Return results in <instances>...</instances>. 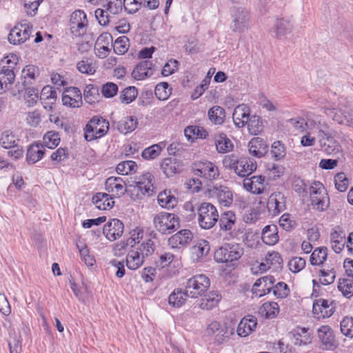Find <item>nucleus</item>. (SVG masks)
Here are the masks:
<instances>
[{
    "label": "nucleus",
    "mask_w": 353,
    "mask_h": 353,
    "mask_svg": "<svg viewBox=\"0 0 353 353\" xmlns=\"http://www.w3.org/2000/svg\"><path fill=\"white\" fill-rule=\"evenodd\" d=\"M197 221L201 228L210 230L219 220L216 208L208 202H203L196 208Z\"/></svg>",
    "instance_id": "1"
},
{
    "label": "nucleus",
    "mask_w": 353,
    "mask_h": 353,
    "mask_svg": "<svg viewBox=\"0 0 353 353\" xmlns=\"http://www.w3.org/2000/svg\"><path fill=\"white\" fill-rule=\"evenodd\" d=\"M309 191L311 205L314 209L324 211L329 207L330 198L327 190L321 182H312Z\"/></svg>",
    "instance_id": "2"
},
{
    "label": "nucleus",
    "mask_w": 353,
    "mask_h": 353,
    "mask_svg": "<svg viewBox=\"0 0 353 353\" xmlns=\"http://www.w3.org/2000/svg\"><path fill=\"white\" fill-rule=\"evenodd\" d=\"M155 228L161 234H171L180 226V220L174 213L161 212L153 219Z\"/></svg>",
    "instance_id": "3"
},
{
    "label": "nucleus",
    "mask_w": 353,
    "mask_h": 353,
    "mask_svg": "<svg viewBox=\"0 0 353 353\" xmlns=\"http://www.w3.org/2000/svg\"><path fill=\"white\" fill-rule=\"evenodd\" d=\"M243 248L238 243H228L214 252V260L218 263H228L239 260L243 254Z\"/></svg>",
    "instance_id": "4"
},
{
    "label": "nucleus",
    "mask_w": 353,
    "mask_h": 353,
    "mask_svg": "<svg viewBox=\"0 0 353 353\" xmlns=\"http://www.w3.org/2000/svg\"><path fill=\"white\" fill-rule=\"evenodd\" d=\"M109 122L101 117L95 116L86 125L84 137L91 141L104 136L109 130Z\"/></svg>",
    "instance_id": "5"
},
{
    "label": "nucleus",
    "mask_w": 353,
    "mask_h": 353,
    "mask_svg": "<svg viewBox=\"0 0 353 353\" xmlns=\"http://www.w3.org/2000/svg\"><path fill=\"white\" fill-rule=\"evenodd\" d=\"M226 166L234 170V172L241 177L249 176L256 169V163L250 159H234L233 155L226 157L223 161Z\"/></svg>",
    "instance_id": "6"
},
{
    "label": "nucleus",
    "mask_w": 353,
    "mask_h": 353,
    "mask_svg": "<svg viewBox=\"0 0 353 353\" xmlns=\"http://www.w3.org/2000/svg\"><path fill=\"white\" fill-rule=\"evenodd\" d=\"M232 17L231 29L236 32L242 33L250 28V12L243 7L233 6L230 9Z\"/></svg>",
    "instance_id": "7"
},
{
    "label": "nucleus",
    "mask_w": 353,
    "mask_h": 353,
    "mask_svg": "<svg viewBox=\"0 0 353 353\" xmlns=\"http://www.w3.org/2000/svg\"><path fill=\"white\" fill-rule=\"evenodd\" d=\"M210 285L208 277L197 274L189 279L185 285L186 294L191 298H197L205 292Z\"/></svg>",
    "instance_id": "8"
},
{
    "label": "nucleus",
    "mask_w": 353,
    "mask_h": 353,
    "mask_svg": "<svg viewBox=\"0 0 353 353\" xmlns=\"http://www.w3.org/2000/svg\"><path fill=\"white\" fill-rule=\"evenodd\" d=\"M206 331L208 335L214 336V342L218 345L227 341L234 334V328H230L225 324H221L218 321L212 322Z\"/></svg>",
    "instance_id": "9"
},
{
    "label": "nucleus",
    "mask_w": 353,
    "mask_h": 353,
    "mask_svg": "<svg viewBox=\"0 0 353 353\" xmlns=\"http://www.w3.org/2000/svg\"><path fill=\"white\" fill-rule=\"evenodd\" d=\"M195 174L207 180L216 179L219 176V172L216 165L211 161H200L196 163L194 167Z\"/></svg>",
    "instance_id": "10"
},
{
    "label": "nucleus",
    "mask_w": 353,
    "mask_h": 353,
    "mask_svg": "<svg viewBox=\"0 0 353 353\" xmlns=\"http://www.w3.org/2000/svg\"><path fill=\"white\" fill-rule=\"evenodd\" d=\"M317 332L323 350H333L337 347L338 342L334 331L329 325L321 326L318 329Z\"/></svg>",
    "instance_id": "11"
},
{
    "label": "nucleus",
    "mask_w": 353,
    "mask_h": 353,
    "mask_svg": "<svg viewBox=\"0 0 353 353\" xmlns=\"http://www.w3.org/2000/svg\"><path fill=\"white\" fill-rule=\"evenodd\" d=\"M193 239L192 232L188 229H182L168 239V245L173 249H183L188 246Z\"/></svg>",
    "instance_id": "12"
},
{
    "label": "nucleus",
    "mask_w": 353,
    "mask_h": 353,
    "mask_svg": "<svg viewBox=\"0 0 353 353\" xmlns=\"http://www.w3.org/2000/svg\"><path fill=\"white\" fill-rule=\"evenodd\" d=\"M88 20L85 13L80 10L74 11L70 18V30L76 36L85 33Z\"/></svg>",
    "instance_id": "13"
},
{
    "label": "nucleus",
    "mask_w": 353,
    "mask_h": 353,
    "mask_svg": "<svg viewBox=\"0 0 353 353\" xmlns=\"http://www.w3.org/2000/svg\"><path fill=\"white\" fill-rule=\"evenodd\" d=\"M62 102L69 108H80L83 103L81 90L76 87L66 88L62 94Z\"/></svg>",
    "instance_id": "14"
},
{
    "label": "nucleus",
    "mask_w": 353,
    "mask_h": 353,
    "mask_svg": "<svg viewBox=\"0 0 353 353\" xmlns=\"http://www.w3.org/2000/svg\"><path fill=\"white\" fill-rule=\"evenodd\" d=\"M124 226L118 219H112L105 223L103 228V233L110 241L120 238L123 233Z\"/></svg>",
    "instance_id": "15"
},
{
    "label": "nucleus",
    "mask_w": 353,
    "mask_h": 353,
    "mask_svg": "<svg viewBox=\"0 0 353 353\" xmlns=\"http://www.w3.org/2000/svg\"><path fill=\"white\" fill-rule=\"evenodd\" d=\"M274 282L275 279L273 276L261 277L254 283L252 292L256 296L261 297L271 292Z\"/></svg>",
    "instance_id": "16"
},
{
    "label": "nucleus",
    "mask_w": 353,
    "mask_h": 353,
    "mask_svg": "<svg viewBox=\"0 0 353 353\" xmlns=\"http://www.w3.org/2000/svg\"><path fill=\"white\" fill-rule=\"evenodd\" d=\"M210 194L215 197L219 203L224 207L230 206L233 202L232 190L224 185H216L210 190Z\"/></svg>",
    "instance_id": "17"
},
{
    "label": "nucleus",
    "mask_w": 353,
    "mask_h": 353,
    "mask_svg": "<svg viewBox=\"0 0 353 353\" xmlns=\"http://www.w3.org/2000/svg\"><path fill=\"white\" fill-rule=\"evenodd\" d=\"M31 34V30L28 26L21 24L14 26L10 32L8 39L10 43L19 45L27 41Z\"/></svg>",
    "instance_id": "18"
},
{
    "label": "nucleus",
    "mask_w": 353,
    "mask_h": 353,
    "mask_svg": "<svg viewBox=\"0 0 353 353\" xmlns=\"http://www.w3.org/2000/svg\"><path fill=\"white\" fill-rule=\"evenodd\" d=\"M160 167L163 174L167 177H170L182 171L183 163L175 157H167L161 161Z\"/></svg>",
    "instance_id": "19"
},
{
    "label": "nucleus",
    "mask_w": 353,
    "mask_h": 353,
    "mask_svg": "<svg viewBox=\"0 0 353 353\" xmlns=\"http://www.w3.org/2000/svg\"><path fill=\"white\" fill-rule=\"evenodd\" d=\"M325 114L339 124L347 125L353 128V114L350 111L341 108L327 109Z\"/></svg>",
    "instance_id": "20"
},
{
    "label": "nucleus",
    "mask_w": 353,
    "mask_h": 353,
    "mask_svg": "<svg viewBox=\"0 0 353 353\" xmlns=\"http://www.w3.org/2000/svg\"><path fill=\"white\" fill-rule=\"evenodd\" d=\"M268 211L272 215H276L285 208V198L281 192L272 193L267 203Z\"/></svg>",
    "instance_id": "21"
},
{
    "label": "nucleus",
    "mask_w": 353,
    "mask_h": 353,
    "mask_svg": "<svg viewBox=\"0 0 353 353\" xmlns=\"http://www.w3.org/2000/svg\"><path fill=\"white\" fill-rule=\"evenodd\" d=\"M153 179L154 176L150 172L143 174L141 179L135 182L134 188L137 190V194L151 196L154 190Z\"/></svg>",
    "instance_id": "22"
},
{
    "label": "nucleus",
    "mask_w": 353,
    "mask_h": 353,
    "mask_svg": "<svg viewBox=\"0 0 353 353\" xmlns=\"http://www.w3.org/2000/svg\"><path fill=\"white\" fill-rule=\"evenodd\" d=\"M250 112V108L246 105L241 104L237 105L234 108L232 114L234 125L239 128L245 126L248 120L251 117Z\"/></svg>",
    "instance_id": "23"
},
{
    "label": "nucleus",
    "mask_w": 353,
    "mask_h": 353,
    "mask_svg": "<svg viewBox=\"0 0 353 353\" xmlns=\"http://www.w3.org/2000/svg\"><path fill=\"white\" fill-rule=\"evenodd\" d=\"M257 325V319L254 316L248 315L239 322L236 332L239 336L245 337L252 333Z\"/></svg>",
    "instance_id": "24"
},
{
    "label": "nucleus",
    "mask_w": 353,
    "mask_h": 353,
    "mask_svg": "<svg viewBox=\"0 0 353 353\" xmlns=\"http://www.w3.org/2000/svg\"><path fill=\"white\" fill-rule=\"evenodd\" d=\"M57 98V92L50 85L44 86L41 91L39 99L43 108L47 110H52Z\"/></svg>",
    "instance_id": "25"
},
{
    "label": "nucleus",
    "mask_w": 353,
    "mask_h": 353,
    "mask_svg": "<svg viewBox=\"0 0 353 353\" xmlns=\"http://www.w3.org/2000/svg\"><path fill=\"white\" fill-rule=\"evenodd\" d=\"M312 312L318 318H328L334 312V307L328 300L319 299L313 303Z\"/></svg>",
    "instance_id": "26"
},
{
    "label": "nucleus",
    "mask_w": 353,
    "mask_h": 353,
    "mask_svg": "<svg viewBox=\"0 0 353 353\" xmlns=\"http://www.w3.org/2000/svg\"><path fill=\"white\" fill-rule=\"evenodd\" d=\"M265 177L261 175L253 176L250 178H245L243 180V187L248 191L254 194H261L264 190L263 183Z\"/></svg>",
    "instance_id": "27"
},
{
    "label": "nucleus",
    "mask_w": 353,
    "mask_h": 353,
    "mask_svg": "<svg viewBox=\"0 0 353 353\" xmlns=\"http://www.w3.org/2000/svg\"><path fill=\"white\" fill-rule=\"evenodd\" d=\"M210 250L208 241L204 239L198 240L191 248L192 259L195 262H199L208 255Z\"/></svg>",
    "instance_id": "28"
},
{
    "label": "nucleus",
    "mask_w": 353,
    "mask_h": 353,
    "mask_svg": "<svg viewBox=\"0 0 353 353\" xmlns=\"http://www.w3.org/2000/svg\"><path fill=\"white\" fill-rule=\"evenodd\" d=\"M123 185L124 181L121 178L114 176L108 178L105 183V190L118 197L123 196L126 191Z\"/></svg>",
    "instance_id": "29"
},
{
    "label": "nucleus",
    "mask_w": 353,
    "mask_h": 353,
    "mask_svg": "<svg viewBox=\"0 0 353 353\" xmlns=\"http://www.w3.org/2000/svg\"><path fill=\"white\" fill-rule=\"evenodd\" d=\"M152 63L150 61L140 62L132 70V77L138 81L144 79L152 74Z\"/></svg>",
    "instance_id": "30"
},
{
    "label": "nucleus",
    "mask_w": 353,
    "mask_h": 353,
    "mask_svg": "<svg viewBox=\"0 0 353 353\" xmlns=\"http://www.w3.org/2000/svg\"><path fill=\"white\" fill-rule=\"evenodd\" d=\"M46 152L45 147L41 143H33L28 149L26 161L28 164H34L41 160Z\"/></svg>",
    "instance_id": "31"
},
{
    "label": "nucleus",
    "mask_w": 353,
    "mask_h": 353,
    "mask_svg": "<svg viewBox=\"0 0 353 353\" xmlns=\"http://www.w3.org/2000/svg\"><path fill=\"white\" fill-rule=\"evenodd\" d=\"M248 151L251 155L261 158L267 152L268 145L261 138L255 137L249 142Z\"/></svg>",
    "instance_id": "32"
},
{
    "label": "nucleus",
    "mask_w": 353,
    "mask_h": 353,
    "mask_svg": "<svg viewBox=\"0 0 353 353\" xmlns=\"http://www.w3.org/2000/svg\"><path fill=\"white\" fill-rule=\"evenodd\" d=\"M218 221L221 230L232 231L236 222V216L232 211H226L219 215Z\"/></svg>",
    "instance_id": "33"
},
{
    "label": "nucleus",
    "mask_w": 353,
    "mask_h": 353,
    "mask_svg": "<svg viewBox=\"0 0 353 353\" xmlns=\"http://www.w3.org/2000/svg\"><path fill=\"white\" fill-rule=\"evenodd\" d=\"M14 79L15 74L11 68H1L0 70V94L9 90Z\"/></svg>",
    "instance_id": "34"
},
{
    "label": "nucleus",
    "mask_w": 353,
    "mask_h": 353,
    "mask_svg": "<svg viewBox=\"0 0 353 353\" xmlns=\"http://www.w3.org/2000/svg\"><path fill=\"white\" fill-rule=\"evenodd\" d=\"M92 202L98 209L102 210L111 209L114 204L113 198L104 192H98L94 195Z\"/></svg>",
    "instance_id": "35"
},
{
    "label": "nucleus",
    "mask_w": 353,
    "mask_h": 353,
    "mask_svg": "<svg viewBox=\"0 0 353 353\" xmlns=\"http://www.w3.org/2000/svg\"><path fill=\"white\" fill-rule=\"evenodd\" d=\"M261 239L264 243L269 245H275L279 241L278 229L275 225L265 226L262 230Z\"/></svg>",
    "instance_id": "36"
},
{
    "label": "nucleus",
    "mask_w": 353,
    "mask_h": 353,
    "mask_svg": "<svg viewBox=\"0 0 353 353\" xmlns=\"http://www.w3.org/2000/svg\"><path fill=\"white\" fill-rule=\"evenodd\" d=\"M137 125L138 121L135 117H125L117 123V128L121 133L127 134L134 131Z\"/></svg>",
    "instance_id": "37"
},
{
    "label": "nucleus",
    "mask_w": 353,
    "mask_h": 353,
    "mask_svg": "<svg viewBox=\"0 0 353 353\" xmlns=\"http://www.w3.org/2000/svg\"><path fill=\"white\" fill-rule=\"evenodd\" d=\"M320 148L323 152L328 155H335L342 151L341 146L333 137H327L325 141L321 139Z\"/></svg>",
    "instance_id": "38"
},
{
    "label": "nucleus",
    "mask_w": 353,
    "mask_h": 353,
    "mask_svg": "<svg viewBox=\"0 0 353 353\" xmlns=\"http://www.w3.org/2000/svg\"><path fill=\"white\" fill-rule=\"evenodd\" d=\"M159 204L164 208L172 209L178 203V199L174 196L170 190L161 192L157 197Z\"/></svg>",
    "instance_id": "39"
},
{
    "label": "nucleus",
    "mask_w": 353,
    "mask_h": 353,
    "mask_svg": "<svg viewBox=\"0 0 353 353\" xmlns=\"http://www.w3.org/2000/svg\"><path fill=\"white\" fill-rule=\"evenodd\" d=\"M144 257L139 251L132 249L130 250L126 256V265L130 270H137L143 263Z\"/></svg>",
    "instance_id": "40"
},
{
    "label": "nucleus",
    "mask_w": 353,
    "mask_h": 353,
    "mask_svg": "<svg viewBox=\"0 0 353 353\" xmlns=\"http://www.w3.org/2000/svg\"><path fill=\"white\" fill-rule=\"evenodd\" d=\"M221 299V295L217 292H211L201 299L200 307L203 310H211L216 307Z\"/></svg>",
    "instance_id": "41"
},
{
    "label": "nucleus",
    "mask_w": 353,
    "mask_h": 353,
    "mask_svg": "<svg viewBox=\"0 0 353 353\" xmlns=\"http://www.w3.org/2000/svg\"><path fill=\"white\" fill-rule=\"evenodd\" d=\"M216 148L219 153H226L232 150V141L223 133L214 135Z\"/></svg>",
    "instance_id": "42"
},
{
    "label": "nucleus",
    "mask_w": 353,
    "mask_h": 353,
    "mask_svg": "<svg viewBox=\"0 0 353 353\" xmlns=\"http://www.w3.org/2000/svg\"><path fill=\"white\" fill-rule=\"evenodd\" d=\"M208 116L212 123L221 125L225 121V111L223 108L219 105H214L209 109Z\"/></svg>",
    "instance_id": "43"
},
{
    "label": "nucleus",
    "mask_w": 353,
    "mask_h": 353,
    "mask_svg": "<svg viewBox=\"0 0 353 353\" xmlns=\"http://www.w3.org/2000/svg\"><path fill=\"white\" fill-rule=\"evenodd\" d=\"M21 75L25 79L23 82L25 86L32 84L39 76V69L36 65H28L22 70Z\"/></svg>",
    "instance_id": "44"
},
{
    "label": "nucleus",
    "mask_w": 353,
    "mask_h": 353,
    "mask_svg": "<svg viewBox=\"0 0 353 353\" xmlns=\"http://www.w3.org/2000/svg\"><path fill=\"white\" fill-rule=\"evenodd\" d=\"M186 291L181 289H175L168 297V303L173 307H181L185 301L187 297Z\"/></svg>",
    "instance_id": "45"
},
{
    "label": "nucleus",
    "mask_w": 353,
    "mask_h": 353,
    "mask_svg": "<svg viewBox=\"0 0 353 353\" xmlns=\"http://www.w3.org/2000/svg\"><path fill=\"white\" fill-rule=\"evenodd\" d=\"M327 248L320 247L316 248L312 253L310 259V264L312 265H320L327 259Z\"/></svg>",
    "instance_id": "46"
},
{
    "label": "nucleus",
    "mask_w": 353,
    "mask_h": 353,
    "mask_svg": "<svg viewBox=\"0 0 353 353\" xmlns=\"http://www.w3.org/2000/svg\"><path fill=\"white\" fill-rule=\"evenodd\" d=\"M293 26L291 22L286 19H277L275 23L276 37L281 39L282 37L291 32Z\"/></svg>",
    "instance_id": "47"
},
{
    "label": "nucleus",
    "mask_w": 353,
    "mask_h": 353,
    "mask_svg": "<svg viewBox=\"0 0 353 353\" xmlns=\"http://www.w3.org/2000/svg\"><path fill=\"white\" fill-rule=\"evenodd\" d=\"M162 143L154 144L144 149L141 152V157L145 160H153L157 158L161 153L163 148Z\"/></svg>",
    "instance_id": "48"
},
{
    "label": "nucleus",
    "mask_w": 353,
    "mask_h": 353,
    "mask_svg": "<svg viewBox=\"0 0 353 353\" xmlns=\"http://www.w3.org/2000/svg\"><path fill=\"white\" fill-rule=\"evenodd\" d=\"M260 312L264 314L266 318H274L279 312V305L276 302H266L261 307Z\"/></svg>",
    "instance_id": "49"
},
{
    "label": "nucleus",
    "mask_w": 353,
    "mask_h": 353,
    "mask_svg": "<svg viewBox=\"0 0 353 353\" xmlns=\"http://www.w3.org/2000/svg\"><path fill=\"white\" fill-rule=\"evenodd\" d=\"M248 130L251 134L256 135L263 130L262 121L260 117L252 115L246 123Z\"/></svg>",
    "instance_id": "50"
},
{
    "label": "nucleus",
    "mask_w": 353,
    "mask_h": 353,
    "mask_svg": "<svg viewBox=\"0 0 353 353\" xmlns=\"http://www.w3.org/2000/svg\"><path fill=\"white\" fill-rule=\"evenodd\" d=\"M83 95L85 101L90 104L98 101L100 97L98 88L92 84L85 86Z\"/></svg>",
    "instance_id": "51"
},
{
    "label": "nucleus",
    "mask_w": 353,
    "mask_h": 353,
    "mask_svg": "<svg viewBox=\"0 0 353 353\" xmlns=\"http://www.w3.org/2000/svg\"><path fill=\"white\" fill-rule=\"evenodd\" d=\"M137 165L133 161H124L117 166V172L119 174L127 175L137 172Z\"/></svg>",
    "instance_id": "52"
},
{
    "label": "nucleus",
    "mask_w": 353,
    "mask_h": 353,
    "mask_svg": "<svg viewBox=\"0 0 353 353\" xmlns=\"http://www.w3.org/2000/svg\"><path fill=\"white\" fill-rule=\"evenodd\" d=\"M143 237V230L137 228L130 232V236L127 239L125 242L122 243L121 248L125 249V247L130 245L133 248Z\"/></svg>",
    "instance_id": "53"
},
{
    "label": "nucleus",
    "mask_w": 353,
    "mask_h": 353,
    "mask_svg": "<svg viewBox=\"0 0 353 353\" xmlns=\"http://www.w3.org/2000/svg\"><path fill=\"white\" fill-rule=\"evenodd\" d=\"M320 283L322 285H327L334 283L336 278V272L334 268H329L328 269L323 268L319 273Z\"/></svg>",
    "instance_id": "54"
},
{
    "label": "nucleus",
    "mask_w": 353,
    "mask_h": 353,
    "mask_svg": "<svg viewBox=\"0 0 353 353\" xmlns=\"http://www.w3.org/2000/svg\"><path fill=\"white\" fill-rule=\"evenodd\" d=\"M19 139H16L14 134L6 130L3 132L0 137V145L5 149L10 148L17 144Z\"/></svg>",
    "instance_id": "55"
},
{
    "label": "nucleus",
    "mask_w": 353,
    "mask_h": 353,
    "mask_svg": "<svg viewBox=\"0 0 353 353\" xmlns=\"http://www.w3.org/2000/svg\"><path fill=\"white\" fill-rule=\"evenodd\" d=\"M39 90L33 87L25 88L24 99L28 107L34 106L38 101Z\"/></svg>",
    "instance_id": "56"
},
{
    "label": "nucleus",
    "mask_w": 353,
    "mask_h": 353,
    "mask_svg": "<svg viewBox=\"0 0 353 353\" xmlns=\"http://www.w3.org/2000/svg\"><path fill=\"white\" fill-rule=\"evenodd\" d=\"M338 288L343 295L350 299L353 296V281L350 279H343L339 280Z\"/></svg>",
    "instance_id": "57"
},
{
    "label": "nucleus",
    "mask_w": 353,
    "mask_h": 353,
    "mask_svg": "<svg viewBox=\"0 0 353 353\" xmlns=\"http://www.w3.org/2000/svg\"><path fill=\"white\" fill-rule=\"evenodd\" d=\"M77 248L79 251L81 259L88 266H93L95 263V259L90 254V250L86 245L77 244Z\"/></svg>",
    "instance_id": "58"
},
{
    "label": "nucleus",
    "mask_w": 353,
    "mask_h": 353,
    "mask_svg": "<svg viewBox=\"0 0 353 353\" xmlns=\"http://www.w3.org/2000/svg\"><path fill=\"white\" fill-rule=\"evenodd\" d=\"M185 136L188 140L192 138V136L196 135L200 138H205L208 135V132L202 128L196 125H190L185 128L184 130Z\"/></svg>",
    "instance_id": "59"
},
{
    "label": "nucleus",
    "mask_w": 353,
    "mask_h": 353,
    "mask_svg": "<svg viewBox=\"0 0 353 353\" xmlns=\"http://www.w3.org/2000/svg\"><path fill=\"white\" fill-rule=\"evenodd\" d=\"M78 70L87 74H93L95 72V67L92 60L90 59H83L77 63Z\"/></svg>",
    "instance_id": "60"
},
{
    "label": "nucleus",
    "mask_w": 353,
    "mask_h": 353,
    "mask_svg": "<svg viewBox=\"0 0 353 353\" xmlns=\"http://www.w3.org/2000/svg\"><path fill=\"white\" fill-rule=\"evenodd\" d=\"M138 92L134 86H130L124 89L121 94V101L125 104L130 103L137 97Z\"/></svg>",
    "instance_id": "61"
},
{
    "label": "nucleus",
    "mask_w": 353,
    "mask_h": 353,
    "mask_svg": "<svg viewBox=\"0 0 353 353\" xmlns=\"http://www.w3.org/2000/svg\"><path fill=\"white\" fill-rule=\"evenodd\" d=\"M168 87L169 84L166 82H161L156 85L154 94L159 100L164 101L169 97L170 89Z\"/></svg>",
    "instance_id": "62"
},
{
    "label": "nucleus",
    "mask_w": 353,
    "mask_h": 353,
    "mask_svg": "<svg viewBox=\"0 0 353 353\" xmlns=\"http://www.w3.org/2000/svg\"><path fill=\"white\" fill-rule=\"evenodd\" d=\"M44 147L50 149L56 148L60 143V138L58 134L52 132H47L43 139Z\"/></svg>",
    "instance_id": "63"
},
{
    "label": "nucleus",
    "mask_w": 353,
    "mask_h": 353,
    "mask_svg": "<svg viewBox=\"0 0 353 353\" xmlns=\"http://www.w3.org/2000/svg\"><path fill=\"white\" fill-rule=\"evenodd\" d=\"M341 333L347 337L353 338V318L346 316L340 324Z\"/></svg>",
    "instance_id": "64"
}]
</instances>
